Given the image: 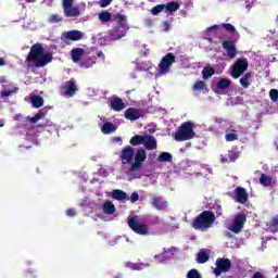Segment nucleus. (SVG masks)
Returning a JSON list of instances; mask_svg holds the SVG:
<instances>
[{
  "label": "nucleus",
  "mask_w": 278,
  "mask_h": 278,
  "mask_svg": "<svg viewBox=\"0 0 278 278\" xmlns=\"http://www.w3.org/2000/svg\"><path fill=\"white\" fill-rule=\"evenodd\" d=\"M134 155L135 162H132L129 167H122V170L125 173L128 181H132V179H140V177H142L140 168H142V164L147 162V151L144 149L137 150Z\"/></svg>",
  "instance_id": "f257e3e1"
},
{
  "label": "nucleus",
  "mask_w": 278,
  "mask_h": 278,
  "mask_svg": "<svg viewBox=\"0 0 278 278\" xmlns=\"http://www.w3.org/2000/svg\"><path fill=\"white\" fill-rule=\"evenodd\" d=\"M51 62V54L45 53V49L40 43H36L30 48L29 54L27 56L28 66H36L40 68L47 66Z\"/></svg>",
  "instance_id": "f03ea898"
},
{
  "label": "nucleus",
  "mask_w": 278,
  "mask_h": 278,
  "mask_svg": "<svg viewBox=\"0 0 278 278\" xmlns=\"http://www.w3.org/2000/svg\"><path fill=\"white\" fill-rule=\"evenodd\" d=\"M130 144L132 147L143 144L147 151H155V149H157V140H155V137L150 135H136L130 139Z\"/></svg>",
  "instance_id": "7ed1b4c3"
},
{
  "label": "nucleus",
  "mask_w": 278,
  "mask_h": 278,
  "mask_svg": "<svg viewBox=\"0 0 278 278\" xmlns=\"http://www.w3.org/2000/svg\"><path fill=\"white\" fill-rule=\"evenodd\" d=\"M194 136V124H192L191 122H186L181 124L174 138L177 142H184L186 140H192Z\"/></svg>",
  "instance_id": "20e7f679"
},
{
  "label": "nucleus",
  "mask_w": 278,
  "mask_h": 278,
  "mask_svg": "<svg viewBox=\"0 0 278 278\" xmlns=\"http://www.w3.org/2000/svg\"><path fill=\"white\" fill-rule=\"evenodd\" d=\"M115 18L117 26L111 33V40H121L129 29V26H127V16L117 14Z\"/></svg>",
  "instance_id": "39448f33"
},
{
  "label": "nucleus",
  "mask_w": 278,
  "mask_h": 278,
  "mask_svg": "<svg viewBox=\"0 0 278 278\" xmlns=\"http://www.w3.org/2000/svg\"><path fill=\"white\" fill-rule=\"evenodd\" d=\"M216 216L210 211H204L200 216L193 220L194 229H210L214 225Z\"/></svg>",
  "instance_id": "423d86ee"
},
{
  "label": "nucleus",
  "mask_w": 278,
  "mask_h": 278,
  "mask_svg": "<svg viewBox=\"0 0 278 278\" xmlns=\"http://www.w3.org/2000/svg\"><path fill=\"white\" fill-rule=\"evenodd\" d=\"M173 64H175V54L167 53L162 58L161 62L156 68V77H162L164 75H168L170 73V68H173Z\"/></svg>",
  "instance_id": "0eeeda50"
},
{
  "label": "nucleus",
  "mask_w": 278,
  "mask_h": 278,
  "mask_svg": "<svg viewBox=\"0 0 278 278\" xmlns=\"http://www.w3.org/2000/svg\"><path fill=\"white\" fill-rule=\"evenodd\" d=\"M249 68V61L244 58L238 59L231 67V77L238 79Z\"/></svg>",
  "instance_id": "6e6552de"
},
{
  "label": "nucleus",
  "mask_w": 278,
  "mask_h": 278,
  "mask_svg": "<svg viewBox=\"0 0 278 278\" xmlns=\"http://www.w3.org/2000/svg\"><path fill=\"white\" fill-rule=\"evenodd\" d=\"M128 226L135 233L139 236H149V226L138 222V217H131L128 219Z\"/></svg>",
  "instance_id": "1a4fd4ad"
},
{
  "label": "nucleus",
  "mask_w": 278,
  "mask_h": 278,
  "mask_svg": "<svg viewBox=\"0 0 278 278\" xmlns=\"http://www.w3.org/2000/svg\"><path fill=\"white\" fill-rule=\"evenodd\" d=\"M247 223V215L240 213L235 216V219L230 226H228V230L232 231V233H240Z\"/></svg>",
  "instance_id": "9d476101"
},
{
  "label": "nucleus",
  "mask_w": 278,
  "mask_h": 278,
  "mask_svg": "<svg viewBox=\"0 0 278 278\" xmlns=\"http://www.w3.org/2000/svg\"><path fill=\"white\" fill-rule=\"evenodd\" d=\"M231 268V261L229 258H218L216 261V268L213 273L216 277H220L223 273H227Z\"/></svg>",
  "instance_id": "9b49d317"
},
{
  "label": "nucleus",
  "mask_w": 278,
  "mask_h": 278,
  "mask_svg": "<svg viewBox=\"0 0 278 278\" xmlns=\"http://www.w3.org/2000/svg\"><path fill=\"white\" fill-rule=\"evenodd\" d=\"M84 31L80 30H68L63 33L62 38L64 42H78V40H84Z\"/></svg>",
  "instance_id": "f8f14e48"
},
{
  "label": "nucleus",
  "mask_w": 278,
  "mask_h": 278,
  "mask_svg": "<svg viewBox=\"0 0 278 278\" xmlns=\"http://www.w3.org/2000/svg\"><path fill=\"white\" fill-rule=\"evenodd\" d=\"M77 92V84L74 79L66 81L61 88V94L64 97H73Z\"/></svg>",
  "instance_id": "ddd939ff"
},
{
  "label": "nucleus",
  "mask_w": 278,
  "mask_h": 278,
  "mask_svg": "<svg viewBox=\"0 0 278 278\" xmlns=\"http://www.w3.org/2000/svg\"><path fill=\"white\" fill-rule=\"evenodd\" d=\"M134 148H131L130 146L124 148L121 153L123 166H125V164H134Z\"/></svg>",
  "instance_id": "4468645a"
},
{
  "label": "nucleus",
  "mask_w": 278,
  "mask_h": 278,
  "mask_svg": "<svg viewBox=\"0 0 278 278\" xmlns=\"http://www.w3.org/2000/svg\"><path fill=\"white\" fill-rule=\"evenodd\" d=\"M232 199L236 201V203H247V201H249V194L247 193V189L242 187L236 188Z\"/></svg>",
  "instance_id": "2eb2a0df"
},
{
  "label": "nucleus",
  "mask_w": 278,
  "mask_h": 278,
  "mask_svg": "<svg viewBox=\"0 0 278 278\" xmlns=\"http://www.w3.org/2000/svg\"><path fill=\"white\" fill-rule=\"evenodd\" d=\"M151 205L154 206L155 210L164 211L168 207V202L162 197H155L151 200Z\"/></svg>",
  "instance_id": "dca6fc26"
},
{
  "label": "nucleus",
  "mask_w": 278,
  "mask_h": 278,
  "mask_svg": "<svg viewBox=\"0 0 278 278\" xmlns=\"http://www.w3.org/2000/svg\"><path fill=\"white\" fill-rule=\"evenodd\" d=\"M25 101H28L29 103H31L33 108H36V109L42 108V105H45V99L36 94H30L26 97Z\"/></svg>",
  "instance_id": "f3484780"
},
{
  "label": "nucleus",
  "mask_w": 278,
  "mask_h": 278,
  "mask_svg": "<svg viewBox=\"0 0 278 278\" xmlns=\"http://www.w3.org/2000/svg\"><path fill=\"white\" fill-rule=\"evenodd\" d=\"M223 47L227 52L228 58H230V60H233V58H236L238 53V51H236V43H233L232 41H224Z\"/></svg>",
  "instance_id": "a211bd4d"
},
{
  "label": "nucleus",
  "mask_w": 278,
  "mask_h": 278,
  "mask_svg": "<svg viewBox=\"0 0 278 278\" xmlns=\"http://www.w3.org/2000/svg\"><path fill=\"white\" fill-rule=\"evenodd\" d=\"M17 92H18V87H15L12 84H9V85H2L0 94L1 97H12V94H16Z\"/></svg>",
  "instance_id": "6ab92c4d"
},
{
  "label": "nucleus",
  "mask_w": 278,
  "mask_h": 278,
  "mask_svg": "<svg viewBox=\"0 0 278 278\" xmlns=\"http://www.w3.org/2000/svg\"><path fill=\"white\" fill-rule=\"evenodd\" d=\"M142 116V113H140V110L135 108H129L125 112V118L127 121H138Z\"/></svg>",
  "instance_id": "aec40b11"
},
{
  "label": "nucleus",
  "mask_w": 278,
  "mask_h": 278,
  "mask_svg": "<svg viewBox=\"0 0 278 278\" xmlns=\"http://www.w3.org/2000/svg\"><path fill=\"white\" fill-rule=\"evenodd\" d=\"M111 110L114 112H123L125 110V102L121 98H113L110 100Z\"/></svg>",
  "instance_id": "412c9836"
},
{
  "label": "nucleus",
  "mask_w": 278,
  "mask_h": 278,
  "mask_svg": "<svg viewBox=\"0 0 278 278\" xmlns=\"http://www.w3.org/2000/svg\"><path fill=\"white\" fill-rule=\"evenodd\" d=\"M85 54H86V51L81 48H74L71 51L72 60L75 63L79 62Z\"/></svg>",
  "instance_id": "4be33fe9"
},
{
  "label": "nucleus",
  "mask_w": 278,
  "mask_h": 278,
  "mask_svg": "<svg viewBox=\"0 0 278 278\" xmlns=\"http://www.w3.org/2000/svg\"><path fill=\"white\" fill-rule=\"evenodd\" d=\"M64 14L68 18H75L81 14L78 7H70L67 9H64Z\"/></svg>",
  "instance_id": "5701e85b"
},
{
  "label": "nucleus",
  "mask_w": 278,
  "mask_h": 278,
  "mask_svg": "<svg viewBox=\"0 0 278 278\" xmlns=\"http://www.w3.org/2000/svg\"><path fill=\"white\" fill-rule=\"evenodd\" d=\"M186 170H189V175H199V165L192 161H186Z\"/></svg>",
  "instance_id": "b1692460"
},
{
  "label": "nucleus",
  "mask_w": 278,
  "mask_h": 278,
  "mask_svg": "<svg viewBox=\"0 0 278 278\" xmlns=\"http://www.w3.org/2000/svg\"><path fill=\"white\" fill-rule=\"evenodd\" d=\"M112 198L115 199L116 201H127V199H129L125 191L118 189L113 190Z\"/></svg>",
  "instance_id": "393cba45"
},
{
  "label": "nucleus",
  "mask_w": 278,
  "mask_h": 278,
  "mask_svg": "<svg viewBox=\"0 0 278 278\" xmlns=\"http://www.w3.org/2000/svg\"><path fill=\"white\" fill-rule=\"evenodd\" d=\"M156 162L160 164H165L166 162H173V154L169 152H162L157 157Z\"/></svg>",
  "instance_id": "a878e982"
},
{
  "label": "nucleus",
  "mask_w": 278,
  "mask_h": 278,
  "mask_svg": "<svg viewBox=\"0 0 278 278\" xmlns=\"http://www.w3.org/2000/svg\"><path fill=\"white\" fill-rule=\"evenodd\" d=\"M231 86V80L228 78H220L217 83V92H220V90H227Z\"/></svg>",
  "instance_id": "bb28decb"
},
{
  "label": "nucleus",
  "mask_w": 278,
  "mask_h": 278,
  "mask_svg": "<svg viewBox=\"0 0 278 278\" xmlns=\"http://www.w3.org/2000/svg\"><path fill=\"white\" fill-rule=\"evenodd\" d=\"M100 23H110L112 21V13L109 11H102L98 14Z\"/></svg>",
  "instance_id": "cd10ccee"
},
{
  "label": "nucleus",
  "mask_w": 278,
  "mask_h": 278,
  "mask_svg": "<svg viewBox=\"0 0 278 278\" xmlns=\"http://www.w3.org/2000/svg\"><path fill=\"white\" fill-rule=\"evenodd\" d=\"M102 134H114L116 131V126L110 122L104 123L101 127Z\"/></svg>",
  "instance_id": "c85d7f7f"
},
{
  "label": "nucleus",
  "mask_w": 278,
  "mask_h": 278,
  "mask_svg": "<svg viewBox=\"0 0 278 278\" xmlns=\"http://www.w3.org/2000/svg\"><path fill=\"white\" fill-rule=\"evenodd\" d=\"M102 210L104 214H114L116 212V206L110 201L103 203Z\"/></svg>",
  "instance_id": "c756f323"
},
{
  "label": "nucleus",
  "mask_w": 278,
  "mask_h": 278,
  "mask_svg": "<svg viewBox=\"0 0 278 278\" xmlns=\"http://www.w3.org/2000/svg\"><path fill=\"white\" fill-rule=\"evenodd\" d=\"M127 268H131V270H142L143 268H147L149 264L144 263H127L126 264Z\"/></svg>",
  "instance_id": "7c9ffc66"
},
{
  "label": "nucleus",
  "mask_w": 278,
  "mask_h": 278,
  "mask_svg": "<svg viewBox=\"0 0 278 278\" xmlns=\"http://www.w3.org/2000/svg\"><path fill=\"white\" fill-rule=\"evenodd\" d=\"M268 231L270 233H277L278 232V216L274 217L269 224Z\"/></svg>",
  "instance_id": "2f4dec72"
},
{
  "label": "nucleus",
  "mask_w": 278,
  "mask_h": 278,
  "mask_svg": "<svg viewBox=\"0 0 278 278\" xmlns=\"http://www.w3.org/2000/svg\"><path fill=\"white\" fill-rule=\"evenodd\" d=\"M214 73H216L214 71V67H212L210 65L204 67L202 71L203 79H210V77H212V75H214Z\"/></svg>",
  "instance_id": "473e14b6"
},
{
  "label": "nucleus",
  "mask_w": 278,
  "mask_h": 278,
  "mask_svg": "<svg viewBox=\"0 0 278 278\" xmlns=\"http://www.w3.org/2000/svg\"><path fill=\"white\" fill-rule=\"evenodd\" d=\"M260 184H261V186H265V187L271 186L273 178H270L266 174H262V176L260 178Z\"/></svg>",
  "instance_id": "72a5a7b5"
},
{
  "label": "nucleus",
  "mask_w": 278,
  "mask_h": 278,
  "mask_svg": "<svg viewBox=\"0 0 278 278\" xmlns=\"http://www.w3.org/2000/svg\"><path fill=\"white\" fill-rule=\"evenodd\" d=\"M165 5V12H177L179 10V3L177 2H168Z\"/></svg>",
  "instance_id": "f704fd0d"
},
{
  "label": "nucleus",
  "mask_w": 278,
  "mask_h": 278,
  "mask_svg": "<svg viewBox=\"0 0 278 278\" xmlns=\"http://www.w3.org/2000/svg\"><path fill=\"white\" fill-rule=\"evenodd\" d=\"M233 140H238V132L236 130L226 132V141L233 142Z\"/></svg>",
  "instance_id": "c9c22d12"
},
{
  "label": "nucleus",
  "mask_w": 278,
  "mask_h": 278,
  "mask_svg": "<svg viewBox=\"0 0 278 278\" xmlns=\"http://www.w3.org/2000/svg\"><path fill=\"white\" fill-rule=\"evenodd\" d=\"M210 260V256L207 255V253L201 251L198 254V263L199 264H205V262H207Z\"/></svg>",
  "instance_id": "e433bc0d"
},
{
  "label": "nucleus",
  "mask_w": 278,
  "mask_h": 278,
  "mask_svg": "<svg viewBox=\"0 0 278 278\" xmlns=\"http://www.w3.org/2000/svg\"><path fill=\"white\" fill-rule=\"evenodd\" d=\"M166 5L164 4H157L156 7L152 8V14L154 16H157L161 12H165Z\"/></svg>",
  "instance_id": "4c0bfd02"
},
{
  "label": "nucleus",
  "mask_w": 278,
  "mask_h": 278,
  "mask_svg": "<svg viewBox=\"0 0 278 278\" xmlns=\"http://www.w3.org/2000/svg\"><path fill=\"white\" fill-rule=\"evenodd\" d=\"M45 117V112L39 111L35 116L29 117L30 123H38V121H42Z\"/></svg>",
  "instance_id": "58836bf2"
},
{
  "label": "nucleus",
  "mask_w": 278,
  "mask_h": 278,
  "mask_svg": "<svg viewBox=\"0 0 278 278\" xmlns=\"http://www.w3.org/2000/svg\"><path fill=\"white\" fill-rule=\"evenodd\" d=\"M249 79H251V74L247 73L241 79L240 84L243 88H249Z\"/></svg>",
  "instance_id": "ea45409f"
},
{
  "label": "nucleus",
  "mask_w": 278,
  "mask_h": 278,
  "mask_svg": "<svg viewBox=\"0 0 278 278\" xmlns=\"http://www.w3.org/2000/svg\"><path fill=\"white\" fill-rule=\"evenodd\" d=\"M96 59H89L88 61H83L80 63L81 68H90L96 63Z\"/></svg>",
  "instance_id": "a19ab883"
},
{
  "label": "nucleus",
  "mask_w": 278,
  "mask_h": 278,
  "mask_svg": "<svg viewBox=\"0 0 278 278\" xmlns=\"http://www.w3.org/2000/svg\"><path fill=\"white\" fill-rule=\"evenodd\" d=\"M223 27L226 31H230V34H235L238 36V30H236V27L231 24H223Z\"/></svg>",
  "instance_id": "79ce46f5"
},
{
  "label": "nucleus",
  "mask_w": 278,
  "mask_h": 278,
  "mask_svg": "<svg viewBox=\"0 0 278 278\" xmlns=\"http://www.w3.org/2000/svg\"><path fill=\"white\" fill-rule=\"evenodd\" d=\"M154 258L159 262L162 263L165 260H168V251H164V253L155 255Z\"/></svg>",
  "instance_id": "37998d69"
},
{
  "label": "nucleus",
  "mask_w": 278,
  "mask_h": 278,
  "mask_svg": "<svg viewBox=\"0 0 278 278\" xmlns=\"http://www.w3.org/2000/svg\"><path fill=\"white\" fill-rule=\"evenodd\" d=\"M205 89V83H203L202 80L198 81L194 84L193 86V90L201 92V90Z\"/></svg>",
  "instance_id": "c03bdc74"
},
{
  "label": "nucleus",
  "mask_w": 278,
  "mask_h": 278,
  "mask_svg": "<svg viewBox=\"0 0 278 278\" xmlns=\"http://www.w3.org/2000/svg\"><path fill=\"white\" fill-rule=\"evenodd\" d=\"M110 40H112V37H100L98 39V45H101V46H105V45H109L110 43Z\"/></svg>",
  "instance_id": "a18cd8bd"
},
{
  "label": "nucleus",
  "mask_w": 278,
  "mask_h": 278,
  "mask_svg": "<svg viewBox=\"0 0 278 278\" xmlns=\"http://www.w3.org/2000/svg\"><path fill=\"white\" fill-rule=\"evenodd\" d=\"M187 278H201V274H199L197 269H191L188 273Z\"/></svg>",
  "instance_id": "49530a36"
},
{
  "label": "nucleus",
  "mask_w": 278,
  "mask_h": 278,
  "mask_svg": "<svg viewBox=\"0 0 278 278\" xmlns=\"http://www.w3.org/2000/svg\"><path fill=\"white\" fill-rule=\"evenodd\" d=\"M228 157H229L230 162H236V160H238V157H240V154L238 152L230 151V152H228Z\"/></svg>",
  "instance_id": "de8ad7c7"
},
{
  "label": "nucleus",
  "mask_w": 278,
  "mask_h": 278,
  "mask_svg": "<svg viewBox=\"0 0 278 278\" xmlns=\"http://www.w3.org/2000/svg\"><path fill=\"white\" fill-rule=\"evenodd\" d=\"M140 195L137 193V191L132 192L130 198L126 199V201H130L131 203H136V201H139Z\"/></svg>",
  "instance_id": "09e8293b"
},
{
  "label": "nucleus",
  "mask_w": 278,
  "mask_h": 278,
  "mask_svg": "<svg viewBox=\"0 0 278 278\" xmlns=\"http://www.w3.org/2000/svg\"><path fill=\"white\" fill-rule=\"evenodd\" d=\"M213 210L216 212L217 216H223V206H220V204L215 203Z\"/></svg>",
  "instance_id": "8fccbe9b"
},
{
  "label": "nucleus",
  "mask_w": 278,
  "mask_h": 278,
  "mask_svg": "<svg viewBox=\"0 0 278 278\" xmlns=\"http://www.w3.org/2000/svg\"><path fill=\"white\" fill-rule=\"evenodd\" d=\"M269 97L271 99V101L277 102L278 99V90L277 89H271L269 91Z\"/></svg>",
  "instance_id": "3c124183"
},
{
  "label": "nucleus",
  "mask_w": 278,
  "mask_h": 278,
  "mask_svg": "<svg viewBox=\"0 0 278 278\" xmlns=\"http://www.w3.org/2000/svg\"><path fill=\"white\" fill-rule=\"evenodd\" d=\"M75 0H63V10L72 8Z\"/></svg>",
  "instance_id": "603ef678"
},
{
  "label": "nucleus",
  "mask_w": 278,
  "mask_h": 278,
  "mask_svg": "<svg viewBox=\"0 0 278 278\" xmlns=\"http://www.w3.org/2000/svg\"><path fill=\"white\" fill-rule=\"evenodd\" d=\"M100 8H108L110 3H112V0H100L99 2Z\"/></svg>",
  "instance_id": "864d4df0"
},
{
  "label": "nucleus",
  "mask_w": 278,
  "mask_h": 278,
  "mask_svg": "<svg viewBox=\"0 0 278 278\" xmlns=\"http://www.w3.org/2000/svg\"><path fill=\"white\" fill-rule=\"evenodd\" d=\"M60 21H62V17H60V15H52L50 17V23H60Z\"/></svg>",
  "instance_id": "5fc2aeb1"
},
{
  "label": "nucleus",
  "mask_w": 278,
  "mask_h": 278,
  "mask_svg": "<svg viewBox=\"0 0 278 278\" xmlns=\"http://www.w3.org/2000/svg\"><path fill=\"white\" fill-rule=\"evenodd\" d=\"M26 277H29V278H35V277H37V276H36V271H34V269H29V270L27 271Z\"/></svg>",
  "instance_id": "6e6d98bb"
},
{
  "label": "nucleus",
  "mask_w": 278,
  "mask_h": 278,
  "mask_svg": "<svg viewBox=\"0 0 278 278\" xmlns=\"http://www.w3.org/2000/svg\"><path fill=\"white\" fill-rule=\"evenodd\" d=\"M67 216H75V210L74 208H70L66 211Z\"/></svg>",
  "instance_id": "4d7b16f0"
},
{
  "label": "nucleus",
  "mask_w": 278,
  "mask_h": 278,
  "mask_svg": "<svg viewBox=\"0 0 278 278\" xmlns=\"http://www.w3.org/2000/svg\"><path fill=\"white\" fill-rule=\"evenodd\" d=\"M217 27H218V25H214V26L207 28V29H206V34H210V33H212V31H215V29H216Z\"/></svg>",
  "instance_id": "13d9d810"
},
{
  "label": "nucleus",
  "mask_w": 278,
  "mask_h": 278,
  "mask_svg": "<svg viewBox=\"0 0 278 278\" xmlns=\"http://www.w3.org/2000/svg\"><path fill=\"white\" fill-rule=\"evenodd\" d=\"M51 125H53V123H51V121H47L46 124H41L39 127H51Z\"/></svg>",
  "instance_id": "bf43d9fd"
},
{
  "label": "nucleus",
  "mask_w": 278,
  "mask_h": 278,
  "mask_svg": "<svg viewBox=\"0 0 278 278\" xmlns=\"http://www.w3.org/2000/svg\"><path fill=\"white\" fill-rule=\"evenodd\" d=\"M170 29V24L168 22H164V31H168Z\"/></svg>",
  "instance_id": "052dcab7"
},
{
  "label": "nucleus",
  "mask_w": 278,
  "mask_h": 278,
  "mask_svg": "<svg viewBox=\"0 0 278 278\" xmlns=\"http://www.w3.org/2000/svg\"><path fill=\"white\" fill-rule=\"evenodd\" d=\"M112 142H123V139L121 137H114Z\"/></svg>",
  "instance_id": "680f3d73"
},
{
  "label": "nucleus",
  "mask_w": 278,
  "mask_h": 278,
  "mask_svg": "<svg viewBox=\"0 0 278 278\" xmlns=\"http://www.w3.org/2000/svg\"><path fill=\"white\" fill-rule=\"evenodd\" d=\"M253 278H264V275L262 273H255Z\"/></svg>",
  "instance_id": "e2e57ef3"
},
{
  "label": "nucleus",
  "mask_w": 278,
  "mask_h": 278,
  "mask_svg": "<svg viewBox=\"0 0 278 278\" xmlns=\"http://www.w3.org/2000/svg\"><path fill=\"white\" fill-rule=\"evenodd\" d=\"M0 84H2V86H5V84H8V80L5 79V77L0 78Z\"/></svg>",
  "instance_id": "0e129e2a"
},
{
  "label": "nucleus",
  "mask_w": 278,
  "mask_h": 278,
  "mask_svg": "<svg viewBox=\"0 0 278 278\" xmlns=\"http://www.w3.org/2000/svg\"><path fill=\"white\" fill-rule=\"evenodd\" d=\"M98 58H101L102 60H105V54H103V52L99 51L98 52Z\"/></svg>",
  "instance_id": "69168bd1"
},
{
  "label": "nucleus",
  "mask_w": 278,
  "mask_h": 278,
  "mask_svg": "<svg viewBox=\"0 0 278 278\" xmlns=\"http://www.w3.org/2000/svg\"><path fill=\"white\" fill-rule=\"evenodd\" d=\"M220 162H222V164H225L226 162H227V157H225V156H220Z\"/></svg>",
  "instance_id": "338daca9"
},
{
  "label": "nucleus",
  "mask_w": 278,
  "mask_h": 278,
  "mask_svg": "<svg viewBox=\"0 0 278 278\" xmlns=\"http://www.w3.org/2000/svg\"><path fill=\"white\" fill-rule=\"evenodd\" d=\"M3 64L5 63L3 62V59L0 58V66H3Z\"/></svg>",
  "instance_id": "774afa93"
}]
</instances>
